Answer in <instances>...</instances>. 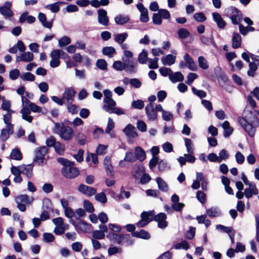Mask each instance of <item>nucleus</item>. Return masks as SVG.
<instances>
[{
  "label": "nucleus",
  "instance_id": "18",
  "mask_svg": "<svg viewBox=\"0 0 259 259\" xmlns=\"http://www.w3.org/2000/svg\"><path fill=\"white\" fill-rule=\"evenodd\" d=\"M125 135L130 138H136L138 136V134L136 128L132 124H128L123 130Z\"/></svg>",
  "mask_w": 259,
  "mask_h": 259
},
{
  "label": "nucleus",
  "instance_id": "37",
  "mask_svg": "<svg viewBox=\"0 0 259 259\" xmlns=\"http://www.w3.org/2000/svg\"><path fill=\"white\" fill-rule=\"evenodd\" d=\"M128 37V34L126 32L118 33L115 35L114 40L119 44H122Z\"/></svg>",
  "mask_w": 259,
  "mask_h": 259
},
{
  "label": "nucleus",
  "instance_id": "32",
  "mask_svg": "<svg viewBox=\"0 0 259 259\" xmlns=\"http://www.w3.org/2000/svg\"><path fill=\"white\" fill-rule=\"evenodd\" d=\"M200 39L201 42L205 45L209 46L212 44L214 47H216L212 35H210L209 36L202 35L200 37Z\"/></svg>",
  "mask_w": 259,
  "mask_h": 259
},
{
  "label": "nucleus",
  "instance_id": "7",
  "mask_svg": "<svg viewBox=\"0 0 259 259\" xmlns=\"http://www.w3.org/2000/svg\"><path fill=\"white\" fill-rule=\"evenodd\" d=\"M62 175L68 179H73L79 174L78 169L74 166L73 162L69 163L62 169Z\"/></svg>",
  "mask_w": 259,
  "mask_h": 259
},
{
  "label": "nucleus",
  "instance_id": "33",
  "mask_svg": "<svg viewBox=\"0 0 259 259\" xmlns=\"http://www.w3.org/2000/svg\"><path fill=\"white\" fill-rule=\"evenodd\" d=\"M177 34L179 38L182 40H184L189 36H191V34L190 32L184 28H181L178 29Z\"/></svg>",
  "mask_w": 259,
  "mask_h": 259
},
{
  "label": "nucleus",
  "instance_id": "61",
  "mask_svg": "<svg viewBox=\"0 0 259 259\" xmlns=\"http://www.w3.org/2000/svg\"><path fill=\"white\" fill-rule=\"evenodd\" d=\"M219 155V163H221L223 160L228 159L229 156V153L225 149H222V150H221Z\"/></svg>",
  "mask_w": 259,
  "mask_h": 259
},
{
  "label": "nucleus",
  "instance_id": "57",
  "mask_svg": "<svg viewBox=\"0 0 259 259\" xmlns=\"http://www.w3.org/2000/svg\"><path fill=\"white\" fill-rule=\"evenodd\" d=\"M96 66L101 70H105L107 69V63L104 59H99L96 62Z\"/></svg>",
  "mask_w": 259,
  "mask_h": 259
},
{
  "label": "nucleus",
  "instance_id": "46",
  "mask_svg": "<svg viewBox=\"0 0 259 259\" xmlns=\"http://www.w3.org/2000/svg\"><path fill=\"white\" fill-rule=\"evenodd\" d=\"M104 165L106 169L107 172L111 173L113 170V167L111 164V158L106 156L104 160Z\"/></svg>",
  "mask_w": 259,
  "mask_h": 259
},
{
  "label": "nucleus",
  "instance_id": "14",
  "mask_svg": "<svg viewBox=\"0 0 259 259\" xmlns=\"http://www.w3.org/2000/svg\"><path fill=\"white\" fill-rule=\"evenodd\" d=\"M75 94V91L71 88H66L62 96L63 100L65 104L72 103L74 96Z\"/></svg>",
  "mask_w": 259,
  "mask_h": 259
},
{
  "label": "nucleus",
  "instance_id": "47",
  "mask_svg": "<svg viewBox=\"0 0 259 259\" xmlns=\"http://www.w3.org/2000/svg\"><path fill=\"white\" fill-rule=\"evenodd\" d=\"M196 198L197 200L202 204H204L206 201V195L205 193L201 190H198L196 193Z\"/></svg>",
  "mask_w": 259,
  "mask_h": 259
},
{
  "label": "nucleus",
  "instance_id": "10",
  "mask_svg": "<svg viewBox=\"0 0 259 259\" xmlns=\"http://www.w3.org/2000/svg\"><path fill=\"white\" fill-rule=\"evenodd\" d=\"M98 22L104 26H107L109 24V18L107 16V12L103 9H99L97 10Z\"/></svg>",
  "mask_w": 259,
  "mask_h": 259
},
{
  "label": "nucleus",
  "instance_id": "20",
  "mask_svg": "<svg viewBox=\"0 0 259 259\" xmlns=\"http://www.w3.org/2000/svg\"><path fill=\"white\" fill-rule=\"evenodd\" d=\"M242 38L241 35L237 32L233 33L232 37V47L236 49L241 47Z\"/></svg>",
  "mask_w": 259,
  "mask_h": 259
},
{
  "label": "nucleus",
  "instance_id": "19",
  "mask_svg": "<svg viewBox=\"0 0 259 259\" xmlns=\"http://www.w3.org/2000/svg\"><path fill=\"white\" fill-rule=\"evenodd\" d=\"M34 55L30 52H23L20 56L16 57V61L31 62L33 60Z\"/></svg>",
  "mask_w": 259,
  "mask_h": 259
},
{
  "label": "nucleus",
  "instance_id": "17",
  "mask_svg": "<svg viewBox=\"0 0 259 259\" xmlns=\"http://www.w3.org/2000/svg\"><path fill=\"white\" fill-rule=\"evenodd\" d=\"M166 218V214L162 212H160L154 217V220L157 222L158 227L159 228L164 229L167 226Z\"/></svg>",
  "mask_w": 259,
  "mask_h": 259
},
{
  "label": "nucleus",
  "instance_id": "26",
  "mask_svg": "<svg viewBox=\"0 0 259 259\" xmlns=\"http://www.w3.org/2000/svg\"><path fill=\"white\" fill-rule=\"evenodd\" d=\"M176 57L171 54H168L165 57L161 58V60L164 65L171 66L175 64Z\"/></svg>",
  "mask_w": 259,
  "mask_h": 259
},
{
  "label": "nucleus",
  "instance_id": "45",
  "mask_svg": "<svg viewBox=\"0 0 259 259\" xmlns=\"http://www.w3.org/2000/svg\"><path fill=\"white\" fill-rule=\"evenodd\" d=\"M20 78L23 80L33 81L35 80V76L31 73L27 72L20 75Z\"/></svg>",
  "mask_w": 259,
  "mask_h": 259
},
{
  "label": "nucleus",
  "instance_id": "5",
  "mask_svg": "<svg viewBox=\"0 0 259 259\" xmlns=\"http://www.w3.org/2000/svg\"><path fill=\"white\" fill-rule=\"evenodd\" d=\"M208 182L207 179L201 172H196V179L193 181L191 185V188L194 190H197L201 187V189L204 191H207L208 190Z\"/></svg>",
  "mask_w": 259,
  "mask_h": 259
},
{
  "label": "nucleus",
  "instance_id": "48",
  "mask_svg": "<svg viewBox=\"0 0 259 259\" xmlns=\"http://www.w3.org/2000/svg\"><path fill=\"white\" fill-rule=\"evenodd\" d=\"M2 104L1 106V108L3 110L8 112L9 111L12 110L10 109L11 104L10 101L8 100H6L4 97H3L2 98Z\"/></svg>",
  "mask_w": 259,
  "mask_h": 259
},
{
  "label": "nucleus",
  "instance_id": "9",
  "mask_svg": "<svg viewBox=\"0 0 259 259\" xmlns=\"http://www.w3.org/2000/svg\"><path fill=\"white\" fill-rule=\"evenodd\" d=\"M61 53H63V51L61 50H54L50 54V57L52 59L50 62V65L52 68H56L59 66L60 64V58H61Z\"/></svg>",
  "mask_w": 259,
  "mask_h": 259
},
{
  "label": "nucleus",
  "instance_id": "59",
  "mask_svg": "<svg viewBox=\"0 0 259 259\" xmlns=\"http://www.w3.org/2000/svg\"><path fill=\"white\" fill-rule=\"evenodd\" d=\"M189 248V245L187 241L184 240L180 243H178L175 245V248L176 249H184L187 250Z\"/></svg>",
  "mask_w": 259,
  "mask_h": 259
},
{
  "label": "nucleus",
  "instance_id": "64",
  "mask_svg": "<svg viewBox=\"0 0 259 259\" xmlns=\"http://www.w3.org/2000/svg\"><path fill=\"white\" fill-rule=\"evenodd\" d=\"M132 106L134 108L142 109L144 106V103L142 100H137L133 101Z\"/></svg>",
  "mask_w": 259,
  "mask_h": 259
},
{
  "label": "nucleus",
  "instance_id": "29",
  "mask_svg": "<svg viewBox=\"0 0 259 259\" xmlns=\"http://www.w3.org/2000/svg\"><path fill=\"white\" fill-rule=\"evenodd\" d=\"M158 189L161 191L166 192L168 190V185L161 178L158 177L156 180Z\"/></svg>",
  "mask_w": 259,
  "mask_h": 259
},
{
  "label": "nucleus",
  "instance_id": "22",
  "mask_svg": "<svg viewBox=\"0 0 259 259\" xmlns=\"http://www.w3.org/2000/svg\"><path fill=\"white\" fill-rule=\"evenodd\" d=\"M130 20V18L128 15L119 14L114 18V21L117 25H123L128 23Z\"/></svg>",
  "mask_w": 259,
  "mask_h": 259
},
{
  "label": "nucleus",
  "instance_id": "40",
  "mask_svg": "<svg viewBox=\"0 0 259 259\" xmlns=\"http://www.w3.org/2000/svg\"><path fill=\"white\" fill-rule=\"evenodd\" d=\"M102 53L104 55L112 58L115 53V49L112 47H106L103 48Z\"/></svg>",
  "mask_w": 259,
  "mask_h": 259
},
{
  "label": "nucleus",
  "instance_id": "3",
  "mask_svg": "<svg viewBox=\"0 0 259 259\" xmlns=\"http://www.w3.org/2000/svg\"><path fill=\"white\" fill-rule=\"evenodd\" d=\"M225 15L229 17L234 25L239 24L242 19V14L241 11L233 6L227 8L224 11Z\"/></svg>",
  "mask_w": 259,
  "mask_h": 259
},
{
  "label": "nucleus",
  "instance_id": "12",
  "mask_svg": "<svg viewBox=\"0 0 259 259\" xmlns=\"http://www.w3.org/2000/svg\"><path fill=\"white\" fill-rule=\"evenodd\" d=\"M11 2H5L3 6L0 7V14L2 15L5 19H8L12 17L14 13L11 10Z\"/></svg>",
  "mask_w": 259,
  "mask_h": 259
},
{
  "label": "nucleus",
  "instance_id": "58",
  "mask_svg": "<svg viewBox=\"0 0 259 259\" xmlns=\"http://www.w3.org/2000/svg\"><path fill=\"white\" fill-rule=\"evenodd\" d=\"M71 42V39L69 37L64 36L59 40V45L60 47L66 46Z\"/></svg>",
  "mask_w": 259,
  "mask_h": 259
},
{
  "label": "nucleus",
  "instance_id": "1",
  "mask_svg": "<svg viewBox=\"0 0 259 259\" xmlns=\"http://www.w3.org/2000/svg\"><path fill=\"white\" fill-rule=\"evenodd\" d=\"M259 110L246 111L243 117H239L237 120L242 128L251 137H253L256 132V128L259 126Z\"/></svg>",
  "mask_w": 259,
  "mask_h": 259
},
{
  "label": "nucleus",
  "instance_id": "42",
  "mask_svg": "<svg viewBox=\"0 0 259 259\" xmlns=\"http://www.w3.org/2000/svg\"><path fill=\"white\" fill-rule=\"evenodd\" d=\"M185 141V145L186 147L187 151L188 153H194V146L191 140L188 138L184 139Z\"/></svg>",
  "mask_w": 259,
  "mask_h": 259
},
{
  "label": "nucleus",
  "instance_id": "39",
  "mask_svg": "<svg viewBox=\"0 0 259 259\" xmlns=\"http://www.w3.org/2000/svg\"><path fill=\"white\" fill-rule=\"evenodd\" d=\"M199 66L203 70H206L209 68L207 61L203 56H200L198 58Z\"/></svg>",
  "mask_w": 259,
  "mask_h": 259
},
{
  "label": "nucleus",
  "instance_id": "11",
  "mask_svg": "<svg viewBox=\"0 0 259 259\" xmlns=\"http://www.w3.org/2000/svg\"><path fill=\"white\" fill-rule=\"evenodd\" d=\"M122 61L125 62L124 70L128 73H135L137 71V62L136 60H127L122 58Z\"/></svg>",
  "mask_w": 259,
  "mask_h": 259
},
{
  "label": "nucleus",
  "instance_id": "28",
  "mask_svg": "<svg viewBox=\"0 0 259 259\" xmlns=\"http://www.w3.org/2000/svg\"><path fill=\"white\" fill-rule=\"evenodd\" d=\"M38 19L44 27L49 29H51L52 27V22L51 21H47V17L45 14L39 13Z\"/></svg>",
  "mask_w": 259,
  "mask_h": 259
},
{
  "label": "nucleus",
  "instance_id": "51",
  "mask_svg": "<svg viewBox=\"0 0 259 259\" xmlns=\"http://www.w3.org/2000/svg\"><path fill=\"white\" fill-rule=\"evenodd\" d=\"M107 237L113 240L115 242L119 244L121 242V236L116 233H109L107 235Z\"/></svg>",
  "mask_w": 259,
  "mask_h": 259
},
{
  "label": "nucleus",
  "instance_id": "49",
  "mask_svg": "<svg viewBox=\"0 0 259 259\" xmlns=\"http://www.w3.org/2000/svg\"><path fill=\"white\" fill-rule=\"evenodd\" d=\"M83 208L88 212L93 213L95 211L94 207L92 203L88 200L83 201Z\"/></svg>",
  "mask_w": 259,
  "mask_h": 259
},
{
  "label": "nucleus",
  "instance_id": "63",
  "mask_svg": "<svg viewBox=\"0 0 259 259\" xmlns=\"http://www.w3.org/2000/svg\"><path fill=\"white\" fill-rule=\"evenodd\" d=\"M158 13L160 15L161 19H168L170 17V14L169 11L166 9H159L158 10Z\"/></svg>",
  "mask_w": 259,
  "mask_h": 259
},
{
  "label": "nucleus",
  "instance_id": "16",
  "mask_svg": "<svg viewBox=\"0 0 259 259\" xmlns=\"http://www.w3.org/2000/svg\"><path fill=\"white\" fill-rule=\"evenodd\" d=\"M77 190L82 194L90 197L96 193V190L91 187L85 185L84 184H80L77 188Z\"/></svg>",
  "mask_w": 259,
  "mask_h": 259
},
{
  "label": "nucleus",
  "instance_id": "31",
  "mask_svg": "<svg viewBox=\"0 0 259 259\" xmlns=\"http://www.w3.org/2000/svg\"><path fill=\"white\" fill-rule=\"evenodd\" d=\"M169 79L173 83L180 82L183 81L184 76L181 72L179 71L175 73L172 72L171 74L170 75Z\"/></svg>",
  "mask_w": 259,
  "mask_h": 259
},
{
  "label": "nucleus",
  "instance_id": "36",
  "mask_svg": "<svg viewBox=\"0 0 259 259\" xmlns=\"http://www.w3.org/2000/svg\"><path fill=\"white\" fill-rule=\"evenodd\" d=\"M10 158L15 160H20L22 158V154L18 148H15L12 150L10 154Z\"/></svg>",
  "mask_w": 259,
  "mask_h": 259
},
{
  "label": "nucleus",
  "instance_id": "43",
  "mask_svg": "<svg viewBox=\"0 0 259 259\" xmlns=\"http://www.w3.org/2000/svg\"><path fill=\"white\" fill-rule=\"evenodd\" d=\"M148 53L145 50H143L138 56V61L141 64H145L148 61Z\"/></svg>",
  "mask_w": 259,
  "mask_h": 259
},
{
  "label": "nucleus",
  "instance_id": "52",
  "mask_svg": "<svg viewBox=\"0 0 259 259\" xmlns=\"http://www.w3.org/2000/svg\"><path fill=\"white\" fill-rule=\"evenodd\" d=\"M55 151L59 155H62L64 152V145L60 142H57L54 147Z\"/></svg>",
  "mask_w": 259,
  "mask_h": 259
},
{
  "label": "nucleus",
  "instance_id": "44",
  "mask_svg": "<svg viewBox=\"0 0 259 259\" xmlns=\"http://www.w3.org/2000/svg\"><path fill=\"white\" fill-rule=\"evenodd\" d=\"M249 70L247 71V75L249 76L253 77L255 74V71L257 69L256 64L254 62L249 63Z\"/></svg>",
  "mask_w": 259,
  "mask_h": 259
},
{
  "label": "nucleus",
  "instance_id": "35",
  "mask_svg": "<svg viewBox=\"0 0 259 259\" xmlns=\"http://www.w3.org/2000/svg\"><path fill=\"white\" fill-rule=\"evenodd\" d=\"M13 133V127H12L11 130H9V128L6 126V128H3L1 130V133L0 135V139L2 141H6L9 137L10 134Z\"/></svg>",
  "mask_w": 259,
  "mask_h": 259
},
{
  "label": "nucleus",
  "instance_id": "30",
  "mask_svg": "<svg viewBox=\"0 0 259 259\" xmlns=\"http://www.w3.org/2000/svg\"><path fill=\"white\" fill-rule=\"evenodd\" d=\"M132 235L134 237L144 239H149L150 238V234L144 230H141L140 231L133 232Z\"/></svg>",
  "mask_w": 259,
  "mask_h": 259
},
{
  "label": "nucleus",
  "instance_id": "62",
  "mask_svg": "<svg viewBox=\"0 0 259 259\" xmlns=\"http://www.w3.org/2000/svg\"><path fill=\"white\" fill-rule=\"evenodd\" d=\"M194 19L198 22H203L206 19V17L202 12L195 13L193 16Z\"/></svg>",
  "mask_w": 259,
  "mask_h": 259
},
{
  "label": "nucleus",
  "instance_id": "6",
  "mask_svg": "<svg viewBox=\"0 0 259 259\" xmlns=\"http://www.w3.org/2000/svg\"><path fill=\"white\" fill-rule=\"evenodd\" d=\"M33 198L26 194L20 195L15 198L17 207L19 210L24 212L26 210V204H30L33 201Z\"/></svg>",
  "mask_w": 259,
  "mask_h": 259
},
{
  "label": "nucleus",
  "instance_id": "38",
  "mask_svg": "<svg viewBox=\"0 0 259 259\" xmlns=\"http://www.w3.org/2000/svg\"><path fill=\"white\" fill-rule=\"evenodd\" d=\"M68 225H64L60 226H56L54 230V232L57 235H60L64 233L65 231L68 230Z\"/></svg>",
  "mask_w": 259,
  "mask_h": 259
},
{
  "label": "nucleus",
  "instance_id": "54",
  "mask_svg": "<svg viewBox=\"0 0 259 259\" xmlns=\"http://www.w3.org/2000/svg\"><path fill=\"white\" fill-rule=\"evenodd\" d=\"M158 167L159 170L161 172L167 170L169 169V166L167 162L163 160H161L158 162Z\"/></svg>",
  "mask_w": 259,
  "mask_h": 259
},
{
  "label": "nucleus",
  "instance_id": "34",
  "mask_svg": "<svg viewBox=\"0 0 259 259\" xmlns=\"http://www.w3.org/2000/svg\"><path fill=\"white\" fill-rule=\"evenodd\" d=\"M206 213L209 217H217L221 214V212L218 207H212L206 209Z\"/></svg>",
  "mask_w": 259,
  "mask_h": 259
},
{
  "label": "nucleus",
  "instance_id": "4",
  "mask_svg": "<svg viewBox=\"0 0 259 259\" xmlns=\"http://www.w3.org/2000/svg\"><path fill=\"white\" fill-rule=\"evenodd\" d=\"M104 105L103 106V109L109 113H114L118 115L125 114L123 109L120 108L116 107V102L112 99H103Z\"/></svg>",
  "mask_w": 259,
  "mask_h": 259
},
{
  "label": "nucleus",
  "instance_id": "21",
  "mask_svg": "<svg viewBox=\"0 0 259 259\" xmlns=\"http://www.w3.org/2000/svg\"><path fill=\"white\" fill-rule=\"evenodd\" d=\"M213 19L217 23L218 27L220 29H223L226 26V22L222 18L221 15L217 13L214 12L212 14Z\"/></svg>",
  "mask_w": 259,
  "mask_h": 259
},
{
  "label": "nucleus",
  "instance_id": "2",
  "mask_svg": "<svg viewBox=\"0 0 259 259\" xmlns=\"http://www.w3.org/2000/svg\"><path fill=\"white\" fill-rule=\"evenodd\" d=\"M54 132L65 141H69L73 138V131L71 127L63 123H55Z\"/></svg>",
  "mask_w": 259,
  "mask_h": 259
},
{
  "label": "nucleus",
  "instance_id": "53",
  "mask_svg": "<svg viewBox=\"0 0 259 259\" xmlns=\"http://www.w3.org/2000/svg\"><path fill=\"white\" fill-rule=\"evenodd\" d=\"M95 198L97 201H99L103 204L105 203L107 201L106 195L103 192L97 194L95 196Z\"/></svg>",
  "mask_w": 259,
  "mask_h": 259
},
{
  "label": "nucleus",
  "instance_id": "15",
  "mask_svg": "<svg viewBox=\"0 0 259 259\" xmlns=\"http://www.w3.org/2000/svg\"><path fill=\"white\" fill-rule=\"evenodd\" d=\"M137 9L140 12V20L143 23H147L149 20L148 11L142 3H139L136 6Z\"/></svg>",
  "mask_w": 259,
  "mask_h": 259
},
{
  "label": "nucleus",
  "instance_id": "27",
  "mask_svg": "<svg viewBox=\"0 0 259 259\" xmlns=\"http://www.w3.org/2000/svg\"><path fill=\"white\" fill-rule=\"evenodd\" d=\"M21 166V174L25 175L27 178L33 176V166L31 164L23 165Z\"/></svg>",
  "mask_w": 259,
  "mask_h": 259
},
{
  "label": "nucleus",
  "instance_id": "60",
  "mask_svg": "<svg viewBox=\"0 0 259 259\" xmlns=\"http://www.w3.org/2000/svg\"><path fill=\"white\" fill-rule=\"evenodd\" d=\"M114 126L115 123L113 119L110 117L108 118L107 125L105 129V133L107 134H110V132H111Z\"/></svg>",
  "mask_w": 259,
  "mask_h": 259
},
{
  "label": "nucleus",
  "instance_id": "55",
  "mask_svg": "<svg viewBox=\"0 0 259 259\" xmlns=\"http://www.w3.org/2000/svg\"><path fill=\"white\" fill-rule=\"evenodd\" d=\"M192 91L193 93L197 96V97H199L200 98H205L206 97V93L203 91V90H198L196 89L195 87H192Z\"/></svg>",
  "mask_w": 259,
  "mask_h": 259
},
{
  "label": "nucleus",
  "instance_id": "8",
  "mask_svg": "<svg viewBox=\"0 0 259 259\" xmlns=\"http://www.w3.org/2000/svg\"><path fill=\"white\" fill-rule=\"evenodd\" d=\"M48 152V148L46 146H42L38 148L35 152L34 162L38 165H43L46 163L45 156Z\"/></svg>",
  "mask_w": 259,
  "mask_h": 259
},
{
  "label": "nucleus",
  "instance_id": "23",
  "mask_svg": "<svg viewBox=\"0 0 259 259\" xmlns=\"http://www.w3.org/2000/svg\"><path fill=\"white\" fill-rule=\"evenodd\" d=\"M184 60L186 62L187 67L191 70L195 71L196 70V66L192 59V58L189 56V55L186 53L184 56Z\"/></svg>",
  "mask_w": 259,
  "mask_h": 259
},
{
  "label": "nucleus",
  "instance_id": "25",
  "mask_svg": "<svg viewBox=\"0 0 259 259\" xmlns=\"http://www.w3.org/2000/svg\"><path fill=\"white\" fill-rule=\"evenodd\" d=\"M14 113V111L11 110L7 112L3 116L4 123L9 130H11L13 125L11 124L12 114Z\"/></svg>",
  "mask_w": 259,
  "mask_h": 259
},
{
  "label": "nucleus",
  "instance_id": "24",
  "mask_svg": "<svg viewBox=\"0 0 259 259\" xmlns=\"http://www.w3.org/2000/svg\"><path fill=\"white\" fill-rule=\"evenodd\" d=\"M135 155L136 158L141 161H143L146 158V153L142 148L137 146L135 149Z\"/></svg>",
  "mask_w": 259,
  "mask_h": 259
},
{
  "label": "nucleus",
  "instance_id": "50",
  "mask_svg": "<svg viewBox=\"0 0 259 259\" xmlns=\"http://www.w3.org/2000/svg\"><path fill=\"white\" fill-rule=\"evenodd\" d=\"M113 67L117 71H122L124 70L125 62L121 61H116L113 64Z\"/></svg>",
  "mask_w": 259,
  "mask_h": 259
},
{
  "label": "nucleus",
  "instance_id": "56",
  "mask_svg": "<svg viewBox=\"0 0 259 259\" xmlns=\"http://www.w3.org/2000/svg\"><path fill=\"white\" fill-rule=\"evenodd\" d=\"M59 3H55L54 4L48 5L46 6L45 8L49 9L53 13H57L60 10V7L59 5Z\"/></svg>",
  "mask_w": 259,
  "mask_h": 259
},
{
  "label": "nucleus",
  "instance_id": "13",
  "mask_svg": "<svg viewBox=\"0 0 259 259\" xmlns=\"http://www.w3.org/2000/svg\"><path fill=\"white\" fill-rule=\"evenodd\" d=\"M145 112L150 121L156 120L157 118V113L152 103L148 104L145 107Z\"/></svg>",
  "mask_w": 259,
  "mask_h": 259
},
{
  "label": "nucleus",
  "instance_id": "41",
  "mask_svg": "<svg viewBox=\"0 0 259 259\" xmlns=\"http://www.w3.org/2000/svg\"><path fill=\"white\" fill-rule=\"evenodd\" d=\"M154 215V213L153 211L143 212L141 213V219L149 223L152 221V218Z\"/></svg>",
  "mask_w": 259,
  "mask_h": 259
}]
</instances>
